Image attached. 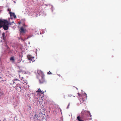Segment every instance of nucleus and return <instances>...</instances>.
I'll list each match as a JSON object with an SVG mask.
<instances>
[{"mask_svg": "<svg viewBox=\"0 0 121 121\" xmlns=\"http://www.w3.org/2000/svg\"><path fill=\"white\" fill-rule=\"evenodd\" d=\"M69 104H70L69 103V104L68 107L69 106ZM67 108H68V107H67Z\"/></svg>", "mask_w": 121, "mask_h": 121, "instance_id": "nucleus-24", "label": "nucleus"}, {"mask_svg": "<svg viewBox=\"0 0 121 121\" xmlns=\"http://www.w3.org/2000/svg\"><path fill=\"white\" fill-rule=\"evenodd\" d=\"M24 86L25 88L26 87V89H27V88H28L29 87V86L28 85H27L26 86Z\"/></svg>", "mask_w": 121, "mask_h": 121, "instance_id": "nucleus-14", "label": "nucleus"}, {"mask_svg": "<svg viewBox=\"0 0 121 121\" xmlns=\"http://www.w3.org/2000/svg\"><path fill=\"white\" fill-rule=\"evenodd\" d=\"M5 24V22L3 21L0 20V28L2 27Z\"/></svg>", "mask_w": 121, "mask_h": 121, "instance_id": "nucleus-4", "label": "nucleus"}, {"mask_svg": "<svg viewBox=\"0 0 121 121\" xmlns=\"http://www.w3.org/2000/svg\"><path fill=\"white\" fill-rule=\"evenodd\" d=\"M37 92H38V90L36 91Z\"/></svg>", "mask_w": 121, "mask_h": 121, "instance_id": "nucleus-26", "label": "nucleus"}, {"mask_svg": "<svg viewBox=\"0 0 121 121\" xmlns=\"http://www.w3.org/2000/svg\"><path fill=\"white\" fill-rule=\"evenodd\" d=\"M5 33H3L2 34V36L1 37V38H3V39H4V38Z\"/></svg>", "mask_w": 121, "mask_h": 121, "instance_id": "nucleus-9", "label": "nucleus"}, {"mask_svg": "<svg viewBox=\"0 0 121 121\" xmlns=\"http://www.w3.org/2000/svg\"><path fill=\"white\" fill-rule=\"evenodd\" d=\"M77 119L79 121H84L83 120L80 119V117L79 116H78L77 117Z\"/></svg>", "mask_w": 121, "mask_h": 121, "instance_id": "nucleus-12", "label": "nucleus"}, {"mask_svg": "<svg viewBox=\"0 0 121 121\" xmlns=\"http://www.w3.org/2000/svg\"><path fill=\"white\" fill-rule=\"evenodd\" d=\"M13 23H14V22H13H13H11V23H9V24H10V25H11V24H12Z\"/></svg>", "mask_w": 121, "mask_h": 121, "instance_id": "nucleus-18", "label": "nucleus"}, {"mask_svg": "<svg viewBox=\"0 0 121 121\" xmlns=\"http://www.w3.org/2000/svg\"><path fill=\"white\" fill-rule=\"evenodd\" d=\"M24 73H26V72H24Z\"/></svg>", "mask_w": 121, "mask_h": 121, "instance_id": "nucleus-29", "label": "nucleus"}, {"mask_svg": "<svg viewBox=\"0 0 121 121\" xmlns=\"http://www.w3.org/2000/svg\"><path fill=\"white\" fill-rule=\"evenodd\" d=\"M8 11H9V12H10V9H8Z\"/></svg>", "mask_w": 121, "mask_h": 121, "instance_id": "nucleus-20", "label": "nucleus"}, {"mask_svg": "<svg viewBox=\"0 0 121 121\" xmlns=\"http://www.w3.org/2000/svg\"><path fill=\"white\" fill-rule=\"evenodd\" d=\"M18 84H17V86H18Z\"/></svg>", "mask_w": 121, "mask_h": 121, "instance_id": "nucleus-27", "label": "nucleus"}, {"mask_svg": "<svg viewBox=\"0 0 121 121\" xmlns=\"http://www.w3.org/2000/svg\"><path fill=\"white\" fill-rule=\"evenodd\" d=\"M10 60H11L12 61V60L13 61H14V59L13 57H11L10 58Z\"/></svg>", "mask_w": 121, "mask_h": 121, "instance_id": "nucleus-13", "label": "nucleus"}, {"mask_svg": "<svg viewBox=\"0 0 121 121\" xmlns=\"http://www.w3.org/2000/svg\"><path fill=\"white\" fill-rule=\"evenodd\" d=\"M36 17H37V15H36Z\"/></svg>", "mask_w": 121, "mask_h": 121, "instance_id": "nucleus-25", "label": "nucleus"}, {"mask_svg": "<svg viewBox=\"0 0 121 121\" xmlns=\"http://www.w3.org/2000/svg\"><path fill=\"white\" fill-rule=\"evenodd\" d=\"M22 77H21L19 75V78H20V79Z\"/></svg>", "mask_w": 121, "mask_h": 121, "instance_id": "nucleus-23", "label": "nucleus"}, {"mask_svg": "<svg viewBox=\"0 0 121 121\" xmlns=\"http://www.w3.org/2000/svg\"><path fill=\"white\" fill-rule=\"evenodd\" d=\"M19 39H21V40H22L23 41H25L26 40V39L25 38L24 39H22V38H19Z\"/></svg>", "mask_w": 121, "mask_h": 121, "instance_id": "nucleus-10", "label": "nucleus"}, {"mask_svg": "<svg viewBox=\"0 0 121 121\" xmlns=\"http://www.w3.org/2000/svg\"><path fill=\"white\" fill-rule=\"evenodd\" d=\"M42 79L41 80H39V82L40 83H43L45 81L44 78V75L43 73H42Z\"/></svg>", "mask_w": 121, "mask_h": 121, "instance_id": "nucleus-2", "label": "nucleus"}, {"mask_svg": "<svg viewBox=\"0 0 121 121\" xmlns=\"http://www.w3.org/2000/svg\"><path fill=\"white\" fill-rule=\"evenodd\" d=\"M20 79L22 80L23 81H25V80H24V78L22 77L21 78H20Z\"/></svg>", "mask_w": 121, "mask_h": 121, "instance_id": "nucleus-15", "label": "nucleus"}, {"mask_svg": "<svg viewBox=\"0 0 121 121\" xmlns=\"http://www.w3.org/2000/svg\"><path fill=\"white\" fill-rule=\"evenodd\" d=\"M49 72H50V71H49V72H48L47 73V74H52V73H49Z\"/></svg>", "mask_w": 121, "mask_h": 121, "instance_id": "nucleus-17", "label": "nucleus"}, {"mask_svg": "<svg viewBox=\"0 0 121 121\" xmlns=\"http://www.w3.org/2000/svg\"><path fill=\"white\" fill-rule=\"evenodd\" d=\"M16 81L19 80H18V79H15L13 81V84H14L15 83V82H14V81H16Z\"/></svg>", "mask_w": 121, "mask_h": 121, "instance_id": "nucleus-16", "label": "nucleus"}, {"mask_svg": "<svg viewBox=\"0 0 121 121\" xmlns=\"http://www.w3.org/2000/svg\"><path fill=\"white\" fill-rule=\"evenodd\" d=\"M9 14L11 17V19H12L13 18H16V16L14 13H13L12 12H10Z\"/></svg>", "mask_w": 121, "mask_h": 121, "instance_id": "nucleus-3", "label": "nucleus"}, {"mask_svg": "<svg viewBox=\"0 0 121 121\" xmlns=\"http://www.w3.org/2000/svg\"><path fill=\"white\" fill-rule=\"evenodd\" d=\"M72 95H71L70 94V95H68V96L69 97H71V96H72Z\"/></svg>", "mask_w": 121, "mask_h": 121, "instance_id": "nucleus-19", "label": "nucleus"}, {"mask_svg": "<svg viewBox=\"0 0 121 121\" xmlns=\"http://www.w3.org/2000/svg\"><path fill=\"white\" fill-rule=\"evenodd\" d=\"M2 26H3V29L4 30H8V26L7 25H4Z\"/></svg>", "mask_w": 121, "mask_h": 121, "instance_id": "nucleus-6", "label": "nucleus"}, {"mask_svg": "<svg viewBox=\"0 0 121 121\" xmlns=\"http://www.w3.org/2000/svg\"><path fill=\"white\" fill-rule=\"evenodd\" d=\"M20 34L24 33H25V31L23 27H21L20 28Z\"/></svg>", "mask_w": 121, "mask_h": 121, "instance_id": "nucleus-5", "label": "nucleus"}, {"mask_svg": "<svg viewBox=\"0 0 121 121\" xmlns=\"http://www.w3.org/2000/svg\"><path fill=\"white\" fill-rule=\"evenodd\" d=\"M18 68L19 69H20L18 71V72H22L23 73H24V72L23 71H22V69H21L22 67H19V66H18Z\"/></svg>", "mask_w": 121, "mask_h": 121, "instance_id": "nucleus-7", "label": "nucleus"}, {"mask_svg": "<svg viewBox=\"0 0 121 121\" xmlns=\"http://www.w3.org/2000/svg\"><path fill=\"white\" fill-rule=\"evenodd\" d=\"M31 108V107L30 106H29L28 107V109H30Z\"/></svg>", "mask_w": 121, "mask_h": 121, "instance_id": "nucleus-21", "label": "nucleus"}, {"mask_svg": "<svg viewBox=\"0 0 121 121\" xmlns=\"http://www.w3.org/2000/svg\"><path fill=\"white\" fill-rule=\"evenodd\" d=\"M85 94L86 95V97H87V96L86 94V93H85Z\"/></svg>", "mask_w": 121, "mask_h": 121, "instance_id": "nucleus-22", "label": "nucleus"}, {"mask_svg": "<svg viewBox=\"0 0 121 121\" xmlns=\"http://www.w3.org/2000/svg\"><path fill=\"white\" fill-rule=\"evenodd\" d=\"M38 94H39V93L41 94H43L44 93V92H43L41 90H40L39 89H38Z\"/></svg>", "mask_w": 121, "mask_h": 121, "instance_id": "nucleus-8", "label": "nucleus"}, {"mask_svg": "<svg viewBox=\"0 0 121 121\" xmlns=\"http://www.w3.org/2000/svg\"><path fill=\"white\" fill-rule=\"evenodd\" d=\"M19 87V88H21V87Z\"/></svg>", "mask_w": 121, "mask_h": 121, "instance_id": "nucleus-28", "label": "nucleus"}, {"mask_svg": "<svg viewBox=\"0 0 121 121\" xmlns=\"http://www.w3.org/2000/svg\"><path fill=\"white\" fill-rule=\"evenodd\" d=\"M28 59L30 63L33 62L35 61L34 57L30 55H28L27 56Z\"/></svg>", "mask_w": 121, "mask_h": 121, "instance_id": "nucleus-1", "label": "nucleus"}, {"mask_svg": "<svg viewBox=\"0 0 121 121\" xmlns=\"http://www.w3.org/2000/svg\"><path fill=\"white\" fill-rule=\"evenodd\" d=\"M25 80V81H23L22 80L21 82H22V83H23L24 84L25 83H26V84H27V83L26 82V80Z\"/></svg>", "mask_w": 121, "mask_h": 121, "instance_id": "nucleus-11", "label": "nucleus"}]
</instances>
